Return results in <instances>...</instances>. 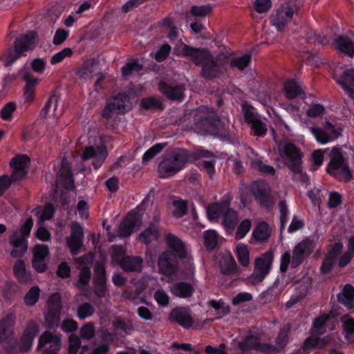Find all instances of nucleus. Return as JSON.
Returning <instances> with one entry per match:
<instances>
[{
  "mask_svg": "<svg viewBox=\"0 0 354 354\" xmlns=\"http://www.w3.org/2000/svg\"><path fill=\"white\" fill-rule=\"evenodd\" d=\"M59 176L62 179L64 186L67 189H71L74 187V180L71 167L64 160L62 162L61 168L59 169Z\"/></svg>",
  "mask_w": 354,
  "mask_h": 354,
  "instance_id": "42",
  "label": "nucleus"
},
{
  "mask_svg": "<svg viewBox=\"0 0 354 354\" xmlns=\"http://www.w3.org/2000/svg\"><path fill=\"white\" fill-rule=\"evenodd\" d=\"M181 55L189 58L196 66L201 67V75L207 80L216 77L221 73V64L216 62L209 50L195 48L180 42Z\"/></svg>",
  "mask_w": 354,
  "mask_h": 354,
  "instance_id": "1",
  "label": "nucleus"
},
{
  "mask_svg": "<svg viewBox=\"0 0 354 354\" xmlns=\"http://www.w3.org/2000/svg\"><path fill=\"white\" fill-rule=\"evenodd\" d=\"M120 266L124 272H140L143 268V259L139 256H124L120 260Z\"/></svg>",
  "mask_w": 354,
  "mask_h": 354,
  "instance_id": "30",
  "label": "nucleus"
},
{
  "mask_svg": "<svg viewBox=\"0 0 354 354\" xmlns=\"http://www.w3.org/2000/svg\"><path fill=\"white\" fill-rule=\"evenodd\" d=\"M283 158L284 165L290 170L298 171L299 165H302L304 155L300 149L292 142L286 143L283 147Z\"/></svg>",
  "mask_w": 354,
  "mask_h": 354,
  "instance_id": "16",
  "label": "nucleus"
},
{
  "mask_svg": "<svg viewBox=\"0 0 354 354\" xmlns=\"http://www.w3.org/2000/svg\"><path fill=\"white\" fill-rule=\"evenodd\" d=\"M40 289L37 286H32L26 293L24 301L27 306H33L38 301L40 297Z\"/></svg>",
  "mask_w": 354,
  "mask_h": 354,
  "instance_id": "49",
  "label": "nucleus"
},
{
  "mask_svg": "<svg viewBox=\"0 0 354 354\" xmlns=\"http://www.w3.org/2000/svg\"><path fill=\"white\" fill-rule=\"evenodd\" d=\"M326 171L338 181L349 182L353 178V171L339 148H334L332 150Z\"/></svg>",
  "mask_w": 354,
  "mask_h": 354,
  "instance_id": "5",
  "label": "nucleus"
},
{
  "mask_svg": "<svg viewBox=\"0 0 354 354\" xmlns=\"http://www.w3.org/2000/svg\"><path fill=\"white\" fill-rule=\"evenodd\" d=\"M238 222V213L235 210L232 209L224 212L223 214L222 223L227 232H232L236 227Z\"/></svg>",
  "mask_w": 354,
  "mask_h": 354,
  "instance_id": "41",
  "label": "nucleus"
},
{
  "mask_svg": "<svg viewBox=\"0 0 354 354\" xmlns=\"http://www.w3.org/2000/svg\"><path fill=\"white\" fill-rule=\"evenodd\" d=\"M220 270L225 275H230L236 272L237 264L231 254L220 262Z\"/></svg>",
  "mask_w": 354,
  "mask_h": 354,
  "instance_id": "47",
  "label": "nucleus"
},
{
  "mask_svg": "<svg viewBox=\"0 0 354 354\" xmlns=\"http://www.w3.org/2000/svg\"><path fill=\"white\" fill-rule=\"evenodd\" d=\"M194 292V286L185 281L176 282L171 287V294L180 298H189L193 295Z\"/></svg>",
  "mask_w": 354,
  "mask_h": 354,
  "instance_id": "34",
  "label": "nucleus"
},
{
  "mask_svg": "<svg viewBox=\"0 0 354 354\" xmlns=\"http://www.w3.org/2000/svg\"><path fill=\"white\" fill-rule=\"evenodd\" d=\"M33 223V219L31 217L27 218L19 229L21 237H19L16 232L11 235L10 242L14 248L10 252V256L12 258L21 259L27 252L28 238L30 234Z\"/></svg>",
  "mask_w": 354,
  "mask_h": 354,
  "instance_id": "7",
  "label": "nucleus"
},
{
  "mask_svg": "<svg viewBox=\"0 0 354 354\" xmlns=\"http://www.w3.org/2000/svg\"><path fill=\"white\" fill-rule=\"evenodd\" d=\"M48 344H50L49 348L62 347L61 336L53 335L48 330L44 331L39 338L37 350H41Z\"/></svg>",
  "mask_w": 354,
  "mask_h": 354,
  "instance_id": "32",
  "label": "nucleus"
},
{
  "mask_svg": "<svg viewBox=\"0 0 354 354\" xmlns=\"http://www.w3.org/2000/svg\"><path fill=\"white\" fill-rule=\"evenodd\" d=\"M218 243L217 234L214 230H207L204 234V245L209 251L213 250Z\"/></svg>",
  "mask_w": 354,
  "mask_h": 354,
  "instance_id": "52",
  "label": "nucleus"
},
{
  "mask_svg": "<svg viewBox=\"0 0 354 354\" xmlns=\"http://www.w3.org/2000/svg\"><path fill=\"white\" fill-rule=\"evenodd\" d=\"M245 121L250 126L254 136L263 137L268 131L266 123L259 118L257 113L254 111V107L245 102L242 104Z\"/></svg>",
  "mask_w": 354,
  "mask_h": 354,
  "instance_id": "12",
  "label": "nucleus"
},
{
  "mask_svg": "<svg viewBox=\"0 0 354 354\" xmlns=\"http://www.w3.org/2000/svg\"><path fill=\"white\" fill-rule=\"evenodd\" d=\"M25 86L23 88V95L25 102L32 103L36 97V88L39 84V80L33 77L31 74L26 73L22 77Z\"/></svg>",
  "mask_w": 354,
  "mask_h": 354,
  "instance_id": "27",
  "label": "nucleus"
},
{
  "mask_svg": "<svg viewBox=\"0 0 354 354\" xmlns=\"http://www.w3.org/2000/svg\"><path fill=\"white\" fill-rule=\"evenodd\" d=\"M71 235L67 239L66 243L72 255H77L82 246L84 231L81 225L73 221L71 224Z\"/></svg>",
  "mask_w": 354,
  "mask_h": 354,
  "instance_id": "22",
  "label": "nucleus"
},
{
  "mask_svg": "<svg viewBox=\"0 0 354 354\" xmlns=\"http://www.w3.org/2000/svg\"><path fill=\"white\" fill-rule=\"evenodd\" d=\"M331 318L330 314H322L317 317L313 323L314 333L322 335L326 332V324Z\"/></svg>",
  "mask_w": 354,
  "mask_h": 354,
  "instance_id": "48",
  "label": "nucleus"
},
{
  "mask_svg": "<svg viewBox=\"0 0 354 354\" xmlns=\"http://www.w3.org/2000/svg\"><path fill=\"white\" fill-rule=\"evenodd\" d=\"M208 305L215 310L218 311L223 315H227L230 313V306L226 305L223 299L218 301L211 299L208 301Z\"/></svg>",
  "mask_w": 354,
  "mask_h": 354,
  "instance_id": "62",
  "label": "nucleus"
},
{
  "mask_svg": "<svg viewBox=\"0 0 354 354\" xmlns=\"http://www.w3.org/2000/svg\"><path fill=\"white\" fill-rule=\"evenodd\" d=\"M334 80L345 93L354 100V68L345 69L339 77H334Z\"/></svg>",
  "mask_w": 354,
  "mask_h": 354,
  "instance_id": "24",
  "label": "nucleus"
},
{
  "mask_svg": "<svg viewBox=\"0 0 354 354\" xmlns=\"http://www.w3.org/2000/svg\"><path fill=\"white\" fill-rule=\"evenodd\" d=\"M94 307L88 302L80 304L77 310V315L80 319H84L93 315Z\"/></svg>",
  "mask_w": 354,
  "mask_h": 354,
  "instance_id": "54",
  "label": "nucleus"
},
{
  "mask_svg": "<svg viewBox=\"0 0 354 354\" xmlns=\"http://www.w3.org/2000/svg\"><path fill=\"white\" fill-rule=\"evenodd\" d=\"M91 278V271L88 266H84L80 272L79 277L76 283L77 288L84 291L88 286Z\"/></svg>",
  "mask_w": 354,
  "mask_h": 354,
  "instance_id": "46",
  "label": "nucleus"
},
{
  "mask_svg": "<svg viewBox=\"0 0 354 354\" xmlns=\"http://www.w3.org/2000/svg\"><path fill=\"white\" fill-rule=\"evenodd\" d=\"M94 59L86 60L78 71V75L84 79H86L94 72Z\"/></svg>",
  "mask_w": 354,
  "mask_h": 354,
  "instance_id": "61",
  "label": "nucleus"
},
{
  "mask_svg": "<svg viewBox=\"0 0 354 354\" xmlns=\"http://www.w3.org/2000/svg\"><path fill=\"white\" fill-rule=\"evenodd\" d=\"M142 223L140 215L136 211L129 212L119 225L120 236H130Z\"/></svg>",
  "mask_w": 354,
  "mask_h": 354,
  "instance_id": "21",
  "label": "nucleus"
},
{
  "mask_svg": "<svg viewBox=\"0 0 354 354\" xmlns=\"http://www.w3.org/2000/svg\"><path fill=\"white\" fill-rule=\"evenodd\" d=\"M167 145V142L156 143L148 149L142 156V162H147L160 153Z\"/></svg>",
  "mask_w": 354,
  "mask_h": 354,
  "instance_id": "50",
  "label": "nucleus"
},
{
  "mask_svg": "<svg viewBox=\"0 0 354 354\" xmlns=\"http://www.w3.org/2000/svg\"><path fill=\"white\" fill-rule=\"evenodd\" d=\"M334 45L337 50L349 57L354 56V34L351 37L338 35L334 39Z\"/></svg>",
  "mask_w": 354,
  "mask_h": 354,
  "instance_id": "29",
  "label": "nucleus"
},
{
  "mask_svg": "<svg viewBox=\"0 0 354 354\" xmlns=\"http://www.w3.org/2000/svg\"><path fill=\"white\" fill-rule=\"evenodd\" d=\"M271 234V230L266 221L257 223L252 232V237L257 241H266Z\"/></svg>",
  "mask_w": 354,
  "mask_h": 354,
  "instance_id": "40",
  "label": "nucleus"
},
{
  "mask_svg": "<svg viewBox=\"0 0 354 354\" xmlns=\"http://www.w3.org/2000/svg\"><path fill=\"white\" fill-rule=\"evenodd\" d=\"M252 62L250 53H245L242 56L232 57L230 61V66L239 71L245 69Z\"/></svg>",
  "mask_w": 354,
  "mask_h": 354,
  "instance_id": "44",
  "label": "nucleus"
},
{
  "mask_svg": "<svg viewBox=\"0 0 354 354\" xmlns=\"http://www.w3.org/2000/svg\"><path fill=\"white\" fill-rule=\"evenodd\" d=\"M295 10L292 6H282L277 9L270 17V23L279 32L284 30L286 24L291 21Z\"/></svg>",
  "mask_w": 354,
  "mask_h": 354,
  "instance_id": "19",
  "label": "nucleus"
},
{
  "mask_svg": "<svg viewBox=\"0 0 354 354\" xmlns=\"http://www.w3.org/2000/svg\"><path fill=\"white\" fill-rule=\"evenodd\" d=\"M178 261L168 252H162L158 259V267L161 274L169 276L176 272Z\"/></svg>",
  "mask_w": 354,
  "mask_h": 354,
  "instance_id": "25",
  "label": "nucleus"
},
{
  "mask_svg": "<svg viewBox=\"0 0 354 354\" xmlns=\"http://www.w3.org/2000/svg\"><path fill=\"white\" fill-rule=\"evenodd\" d=\"M30 158L26 155H19L12 158L10 166L12 168V175L18 180L26 176V169L30 164Z\"/></svg>",
  "mask_w": 354,
  "mask_h": 354,
  "instance_id": "26",
  "label": "nucleus"
},
{
  "mask_svg": "<svg viewBox=\"0 0 354 354\" xmlns=\"http://www.w3.org/2000/svg\"><path fill=\"white\" fill-rule=\"evenodd\" d=\"M59 100V95L57 90L51 91L49 94V97L47 101L45 102L44 107L41 109L39 113V116L43 118H46L50 115V109L53 107L52 115L56 116L55 111L57 108L58 101Z\"/></svg>",
  "mask_w": 354,
  "mask_h": 354,
  "instance_id": "33",
  "label": "nucleus"
},
{
  "mask_svg": "<svg viewBox=\"0 0 354 354\" xmlns=\"http://www.w3.org/2000/svg\"><path fill=\"white\" fill-rule=\"evenodd\" d=\"M49 255V248L46 245L37 243L32 250V259H46Z\"/></svg>",
  "mask_w": 354,
  "mask_h": 354,
  "instance_id": "60",
  "label": "nucleus"
},
{
  "mask_svg": "<svg viewBox=\"0 0 354 354\" xmlns=\"http://www.w3.org/2000/svg\"><path fill=\"white\" fill-rule=\"evenodd\" d=\"M37 33L29 32L17 37L14 43L13 48H10L5 58V66H10L26 52L32 50L35 46Z\"/></svg>",
  "mask_w": 354,
  "mask_h": 354,
  "instance_id": "6",
  "label": "nucleus"
},
{
  "mask_svg": "<svg viewBox=\"0 0 354 354\" xmlns=\"http://www.w3.org/2000/svg\"><path fill=\"white\" fill-rule=\"evenodd\" d=\"M143 66L140 64L137 59H134L130 62L127 63L122 68V74L123 76L127 77L133 73V71H140L142 70Z\"/></svg>",
  "mask_w": 354,
  "mask_h": 354,
  "instance_id": "58",
  "label": "nucleus"
},
{
  "mask_svg": "<svg viewBox=\"0 0 354 354\" xmlns=\"http://www.w3.org/2000/svg\"><path fill=\"white\" fill-rule=\"evenodd\" d=\"M285 95L288 99H295L303 93L300 86L295 80H289L284 84Z\"/></svg>",
  "mask_w": 354,
  "mask_h": 354,
  "instance_id": "43",
  "label": "nucleus"
},
{
  "mask_svg": "<svg viewBox=\"0 0 354 354\" xmlns=\"http://www.w3.org/2000/svg\"><path fill=\"white\" fill-rule=\"evenodd\" d=\"M223 213L224 211L219 207L218 204L215 203L209 204L207 208V217L211 221L223 216Z\"/></svg>",
  "mask_w": 354,
  "mask_h": 354,
  "instance_id": "59",
  "label": "nucleus"
},
{
  "mask_svg": "<svg viewBox=\"0 0 354 354\" xmlns=\"http://www.w3.org/2000/svg\"><path fill=\"white\" fill-rule=\"evenodd\" d=\"M165 241L169 251L168 252L176 259L183 260L187 257L185 243L176 235L169 233L165 236Z\"/></svg>",
  "mask_w": 354,
  "mask_h": 354,
  "instance_id": "23",
  "label": "nucleus"
},
{
  "mask_svg": "<svg viewBox=\"0 0 354 354\" xmlns=\"http://www.w3.org/2000/svg\"><path fill=\"white\" fill-rule=\"evenodd\" d=\"M108 156L105 146H97L96 148L89 146L86 147L82 155L83 160L93 159L92 165L95 170L100 168Z\"/></svg>",
  "mask_w": 354,
  "mask_h": 354,
  "instance_id": "20",
  "label": "nucleus"
},
{
  "mask_svg": "<svg viewBox=\"0 0 354 354\" xmlns=\"http://www.w3.org/2000/svg\"><path fill=\"white\" fill-rule=\"evenodd\" d=\"M189 160H196L201 158H209L214 156L212 151L205 149L201 147L196 148L193 151L189 150Z\"/></svg>",
  "mask_w": 354,
  "mask_h": 354,
  "instance_id": "55",
  "label": "nucleus"
},
{
  "mask_svg": "<svg viewBox=\"0 0 354 354\" xmlns=\"http://www.w3.org/2000/svg\"><path fill=\"white\" fill-rule=\"evenodd\" d=\"M343 248V243L340 241L331 245L322 262L319 268L322 274H328L336 263L339 268H344L351 263L354 255L346 251L341 255Z\"/></svg>",
  "mask_w": 354,
  "mask_h": 354,
  "instance_id": "3",
  "label": "nucleus"
},
{
  "mask_svg": "<svg viewBox=\"0 0 354 354\" xmlns=\"http://www.w3.org/2000/svg\"><path fill=\"white\" fill-rule=\"evenodd\" d=\"M158 89L169 100L182 102L185 98V86L183 84L161 80L158 83Z\"/></svg>",
  "mask_w": 354,
  "mask_h": 354,
  "instance_id": "15",
  "label": "nucleus"
},
{
  "mask_svg": "<svg viewBox=\"0 0 354 354\" xmlns=\"http://www.w3.org/2000/svg\"><path fill=\"white\" fill-rule=\"evenodd\" d=\"M80 337L83 339L90 340L95 335V328L91 322L84 324L80 331Z\"/></svg>",
  "mask_w": 354,
  "mask_h": 354,
  "instance_id": "63",
  "label": "nucleus"
},
{
  "mask_svg": "<svg viewBox=\"0 0 354 354\" xmlns=\"http://www.w3.org/2000/svg\"><path fill=\"white\" fill-rule=\"evenodd\" d=\"M279 213H280V231L282 232L287 224L288 221L289 211L288 205L285 201H280L279 203Z\"/></svg>",
  "mask_w": 354,
  "mask_h": 354,
  "instance_id": "53",
  "label": "nucleus"
},
{
  "mask_svg": "<svg viewBox=\"0 0 354 354\" xmlns=\"http://www.w3.org/2000/svg\"><path fill=\"white\" fill-rule=\"evenodd\" d=\"M14 274L20 283H26L32 280V275L26 268L25 262L18 259L13 266Z\"/></svg>",
  "mask_w": 354,
  "mask_h": 354,
  "instance_id": "36",
  "label": "nucleus"
},
{
  "mask_svg": "<svg viewBox=\"0 0 354 354\" xmlns=\"http://www.w3.org/2000/svg\"><path fill=\"white\" fill-rule=\"evenodd\" d=\"M175 207L174 216L180 218L185 216L187 212V203L186 201L180 199L174 202Z\"/></svg>",
  "mask_w": 354,
  "mask_h": 354,
  "instance_id": "64",
  "label": "nucleus"
},
{
  "mask_svg": "<svg viewBox=\"0 0 354 354\" xmlns=\"http://www.w3.org/2000/svg\"><path fill=\"white\" fill-rule=\"evenodd\" d=\"M39 333V324L34 320L28 322L20 338L19 350L24 353L28 352L31 349L34 339Z\"/></svg>",
  "mask_w": 354,
  "mask_h": 354,
  "instance_id": "17",
  "label": "nucleus"
},
{
  "mask_svg": "<svg viewBox=\"0 0 354 354\" xmlns=\"http://www.w3.org/2000/svg\"><path fill=\"white\" fill-rule=\"evenodd\" d=\"M140 107L144 110H159L162 111L165 106L162 102L155 97H145L141 100Z\"/></svg>",
  "mask_w": 354,
  "mask_h": 354,
  "instance_id": "45",
  "label": "nucleus"
},
{
  "mask_svg": "<svg viewBox=\"0 0 354 354\" xmlns=\"http://www.w3.org/2000/svg\"><path fill=\"white\" fill-rule=\"evenodd\" d=\"M15 322V317L12 313L7 314L0 321V342H7L10 335L9 331L12 329Z\"/></svg>",
  "mask_w": 354,
  "mask_h": 354,
  "instance_id": "37",
  "label": "nucleus"
},
{
  "mask_svg": "<svg viewBox=\"0 0 354 354\" xmlns=\"http://www.w3.org/2000/svg\"><path fill=\"white\" fill-rule=\"evenodd\" d=\"M17 109V104L14 102L6 103L0 111L1 118L6 121H10L12 118V114Z\"/></svg>",
  "mask_w": 354,
  "mask_h": 354,
  "instance_id": "56",
  "label": "nucleus"
},
{
  "mask_svg": "<svg viewBox=\"0 0 354 354\" xmlns=\"http://www.w3.org/2000/svg\"><path fill=\"white\" fill-rule=\"evenodd\" d=\"M236 256L239 263L247 267L250 263L249 251L248 247L244 244H239L236 247Z\"/></svg>",
  "mask_w": 354,
  "mask_h": 354,
  "instance_id": "51",
  "label": "nucleus"
},
{
  "mask_svg": "<svg viewBox=\"0 0 354 354\" xmlns=\"http://www.w3.org/2000/svg\"><path fill=\"white\" fill-rule=\"evenodd\" d=\"M189 161V150L174 148L158 165V174L161 178H167L183 169Z\"/></svg>",
  "mask_w": 354,
  "mask_h": 354,
  "instance_id": "2",
  "label": "nucleus"
},
{
  "mask_svg": "<svg viewBox=\"0 0 354 354\" xmlns=\"http://www.w3.org/2000/svg\"><path fill=\"white\" fill-rule=\"evenodd\" d=\"M337 301L346 307L351 308L354 306V287L351 284H346L342 292L337 295Z\"/></svg>",
  "mask_w": 354,
  "mask_h": 354,
  "instance_id": "38",
  "label": "nucleus"
},
{
  "mask_svg": "<svg viewBox=\"0 0 354 354\" xmlns=\"http://www.w3.org/2000/svg\"><path fill=\"white\" fill-rule=\"evenodd\" d=\"M273 258V252L270 250L256 259L252 277L257 282L262 281L268 274L271 269Z\"/></svg>",
  "mask_w": 354,
  "mask_h": 354,
  "instance_id": "14",
  "label": "nucleus"
},
{
  "mask_svg": "<svg viewBox=\"0 0 354 354\" xmlns=\"http://www.w3.org/2000/svg\"><path fill=\"white\" fill-rule=\"evenodd\" d=\"M252 227V222L250 219H244L241 222L236 232L235 238L236 240L243 239L249 232Z\"/></svg>",
  "mask_w": 354,
  "mask_h": 354,
  "instance_id": "57",
  "label": "nucleus"
},
{
  "mask_svg": "<svg viewBox=\"0 0 354 354\" xmlns=\"http://www.w3.org/2000/svg\"><path fill=\"white\" fill-rule=\"evenodd\" d=\"M310 131L316 140L322 145L327 144L339 137V133L337 132L334 131L332 133H328L320 127H310Z\"/></svg>",
  "mask_w": 354,
  "mask_h": 354,
  "instance_id": "39",
  "label": "nucleus"
},
{
  "mask_svg": "<svg viewBox=\"0 0 354 354\" xmlns=\"http://www.w3.org/2000/svg\"><path fill=\"white\" fill-rule=\"evenodd\" d=\"M196 129L203 135H211L222 140L229 138L224 123L216 114L205 116H196L194 118Z\"/></svg>",
  "mask_w": 354,
  "mask_h": 354,
  "instance_id": "4",
  "label": "nucleus"
},
{
  "mask_svg": "<svg viewBox=\"0 0 354 354\" xmlns=\"http://www.w3.org/2000/svg\"><path fill=\"white\" fill-rule=\"evenodd\" d=\"M290 330V327L289 324L282 327L280 329L279 334L276 338V345L268 344L269 346L274 347L273 351H272L271 353H268V354L279 353L284 349V348L287 346L289 342Z\"/></svg>",
  "mask_w": 354,
  "mask_h": 354,
  "instance_id": "31",
  "label": "nucleus"
},
{
  "mask_svg": "<svg viewBox=\"0 0 354 354\" xmlns=\"http://www.w3.org/2000/svg\"><path fill=\"white\" fill-rule=\"evenodd\" d=\"M250 191L260 206L270 209L274 203L271 187L263 180L254 181L251 184Z\"/></svg>",
  "mask_w": 354,
  "mask_h": 354,
  "instance_id": "9",
  "label": "nucleus"
},
{
  "mask_svg": "<svg viewBox=\"0 0 354 354\" xmlns=\"http://www.w3.org/2000/svg\"><path fill=\"white\" fill-rule=\"evenodd\" d=\"M131 108L130 98L124 93H119L109 101L102 110L101 115L106 120H110L114 114H124Z\"/></svg>",
  "mask_w": 354,
  "mask_h": 354,
  "instance_id": "8",
  "label": "nucleus"
},
{
  "mask_svg": "<svg viewBox=\"0 0 354 354\" xmlns=\"http://www.w3.org/2000/svg\"><path fill=\"white\" fill-rule=\"evenodd\" d=\"M169 318L184 328H189L193 324V319L187 308H174L169 313Z\"/></svg>",
  "mask_w": 354,
  "mask_h": 354,
  "instance_id": "28",
  "label": "nucleus"
},
{
  "mask_svg": "<svg viewBox=\"0 0 354 354\" xmlns=\"http://www.w3.org/2000/svg\"><path fill=\"white\" fill-rule=\"evenodd\" d=\"M93 285L94 295L100 299L104 297L108 288L106 268L102 261H97L94 265Z\"/></svg>",
  "mask_w": 354,
  "mask_h": 354,
  "instance_id": "11",
  "label": "nucleus"
},
{
  "mask_svg": "<svg viewBox=\"0 0 354 354\" xmlns=\"http://www.w3.org/2000/svg\"><path fill=\"white\" fill-rule=\"evenodd\" d=\"M48 309L44 315L45 321L49 328H54L58 326L59 315L62 310V300L59 293L51 295L48 301Z\"/></svg>",
  "mask_w": 354,
  "mask_h": 354,
  "instance_id": "13",
  "label": "nucleus"
},
{
  "mask_svg": "<svg viewBox=\"0 0 354 354\" xmlns=\"http://www.w3.org/2000/svg\"><path fill=\"white\" fill-rule=\"evenodd\" d=\"M239 348L243 353L254 350L265 354H268L273 351L274 347L268 345V343H262L257 335H248L239 343Z\"/></svg>",
  "mask_w": 354,
  "mask_h": 354,
  "instance_id": "18",
  "label": "nucleus"
},
{
  "mask_svg": "<svg viewBox=\"0 0 354 354\" xmlns=\"http://www.w3.org/2000/svg\"><path fill=\"white\" fill-rule=\"evenodd\" d=\"M160 234L158 227L153 223L142 231L138 236V239L146 245H149L153 241H157Z\"/></svg>",
  "mask_w": 354,
  "mask_h": 354,
  "instance_id": "35",
  "label": "nucleus"
},
{
  "mask_svg": "<svg viewBox=\"0 0 354 354\" xmlns=\"http://www.w3.org/2000/svg\"><path fill=\"white\" fill-rule=\"evenodd\" d=\"M317 241L307 237L297 243L292 250L291 268H297L313 252Z\"/></svg>",
  "mask_w": 354,
  "mask_h": 354,
  "instance_id": "10",
  "label": "nucleus"
}]
</instances>
